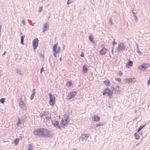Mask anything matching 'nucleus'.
<instances>
[{
  "mask_svg": "<svg viewBox=\"0 0 150 150\" xmlns=\"http://www.w3.org/2000/svg\"><path fill=\"white\" fill-rule=\"evenodd\" d=\"M127 50L126 46L124 43L120 42L118 45L117 48V51L119 52H121L123 51H126Z\"/></svg>",
  "mask_w": 150,
  "mask_h": 150,
  "instance_id": "f257e3e1",
  "label": "nucleus"
},
{
  "mask_svg": "<svg viewBox=\"0 0 150 150\" xmlns=\"http://www.w3.org/2000/svg\"><path fill=\"white\" fill-rule=\"evenodd\" d=\"M44 128H39L35 130L33 132V134L35 136L39 137H42V132Z\"/></svg>",
  "mask_w": 150,
  "mask_h": 150,
  "instance_id": "f03ea898",
  "label": "nucleus"
},
{
  "mask_svg": "<svg viewBox=\"0 0 150 150\" xmlns=\"http://www.w3.org/2000/svg\"><path fill=\"white\" fill-rule=\"evenodd\" d=\"M52 133L50 130L44 128L42 132V137H50L52 136Z\"/></svg>",
  "mask_w": 150,
  "mask_h": 150,
  "instance_id": "7ed1b4c3",
  "label": "nucleus"
},
{
  "mask_svg": "<svg viewBox=\"0 0 150 150\" xmlns=\"http://www.w3.org/2000/svg\"><path fill=\"white\" fill-rule=\"evenodd\" d=\"M68 116H66V117H65L64 119L61 120L60 122V125L63 128H64L67 126V124L69 123V121L68 120Z\"/></svg>",
  "mask_w": 150,
  "mask_h": 150,
  "instance_id": "20e7f679",
  "label": "nucleus"
},
{
  "mask_svg": "<svg viewBox=\"0 0 150 150\" xmlns=\"http://www.w3.org/2000/svg\"><path fill=\"white\" fill-rule=\"evenodd\" d=\"M150 66V64L148 63H144L139 66L138 69L142 71H145L147 68Z\"/></svg>",
  "mask_w": 150,
  "mask_h": 150,
  "instance_id": "39448f33",
  "label": "nucleus"
},
{
  "mask_svg": "<svg viewBox=\"0 0 150 150\" xmlns=\"http://www.w3.org/2000/svg\"><path fill=\"white\" fill-rule=\"evenodd\" d=\"M49 96H50L49 102L50 105H51L53 106L54 103L55 97L51 93L49 94Z\"/></svg>",
  "mask_w": 150,
  "mask_h": 150,
  "instance_id": "423d86ee",
  "label": "nucleus"
},
{
  "mask_svg": "<svg viewBox=\"0 0 150 150\" xmlns=\"http://www.w3.org/2000/svg\"><path fill=\"white\" fill-rule=\"evenodd\" d=\"M76 95V91H72L67 96V98L69 100H70L74 98Z\"/></svg>",
  "mask_w": 150,
  "mask_h": 150,
  "instance_id": "0eeeda50",
  "label": "nucleus"
},
{
  "mask_svg": "<svg viewBox=\"0 0 150 150\" xmlns=\"http://www.w3.org/2000/svg\"><path fill=\"white\" fill-rule=\"evenodd\" d=\"M38 39H34L33 41V50H35L38 46Z\"/></svg>",
  "mask_w": 150,
  "mask_h": 150,
  "instance_id": "6e6552de",
  "label": "nucleus"
},
{
  "mask_svg": "<svg viewBox=\"0 0 150 150\" xmlns=\"http://www.w3.org/2000/svg\"><path fill=\"white\" fill-rule=\"evenodd\" d=\"M124 81L126 83H129L132 82H135L136 80L134 78H127L124 79Z\"/></svg>",
  "mask_w": 150,
  "mask_h": 150,
  "instance_id": "1a4fd4ad",
  "label": "nucleus"
},
{
  "mask_svg": "<svg viewBox=\"0 0 150 150\" xmlns=\"http://www.w3.org/2000/svg\"><path fill=\"white\" fill-rule=\"evenodd\" d=\"M90 134H83L81 136V138L83 140H87L89 137Z\"/></svg>",
  "mask_w": 150,
  "mask_h": 150,
  "instance_id": "9d476101",
  "label": "nucleus"
},
{
  "mask_svg": "<svg viewBox=\"0 0 150 150\" xmlns=\"http://www.w3.org/2000/svg\"><path fill=\"white\" fill-rule=\"evenodd\" d=\"M107 52V49L103 47L100 51L99 52V54L101 55H105Z\"/></svg>",
  "mask_w": 150,
  "mask_h": 150,
  "instance_id": "9b49d317",
  "label": "nucleus"
},
{
  "mask_svg": "<svg viewBox=\"0 0 150 150\" xmlns=\"http://www.w3.org/2000/svg\"><path fill=\"white\" fill-rule=\"evenodd\" d=\"M53 125L56 128L61 129V127L59 125V122L58 121H55V122L53 123Z\"/></svg>",
  "mask_w": 150,
  "mask_h": 150,
  "instance_id": "f8f14e48",
  "label": "nucleus"
},
{
  "mask_svg": "<svg viewBox=\"0 0 150 150\" xmlns=\"http://www.w3.org/2000/svg\"><path fill=\"white\" fill-rule=\"evenodd\" d=\"M92 120L93 121L97 122L99 121L100 117L98 116L95 115L92 118Z\"/></svg>",
  "mask_w": 150,
  "mask_h": 150,
  "instance_id": "ddd939ff",
  "label": "nucleus"
},
{
  "mask_svg": "<svg viewBox=\"0 0 150 150\" xmlns=\"http://www.w3.org/2000/svg\"><path fill=\"white\" fill-rule=\"evenodd\" d=\"M43 29H44L42 31L43 33H44L46 30H48V27L47 26V23L44 24L43 25Z\"/></svg>",
  "mask_w": 150,
  "mask_h": 150,
  "instance_id": "4468645a",
  "label": "nucleus"
},
{
  "mask_svg": "<svg viewBox=\"0 0 150 150\" xmlns=\"http://www.w3.org/2000/svg\"><path fill=\"white\" fill-rule=\"evenodd\" d=\"M19 107L23 110H26L27 109V107L25 103L19 105Z\"/></svg>",
  "mask_w": 150,
  "mask_h": 150,
  "instance_id": "2eb2a0df",
  "label": "nucleus"
},
{
  "mask_svg": "<svg viewBox=\"0 0 150 150\" xmlns=\"http://www.w3.org/2000/svg\"><path fill=\"white\" fill-rule=\"evenodd\" d=\"M88 69L87 68V65H84L83 67V71L84 73H86L88 71Z\"/></svg>",
  "mask_w": 150,
  "mask_h": 150,
  "instance_id": "dca6fc26",
  "label": "nucleus"
},
{
  "mask_svg": "<svg viewBox=\"0 0 150 150\" xmlns=\"http://www.w3.org/2000/svg\"><path fill=\"white\" fill-rule=\"evenodd\" d=\"M109 89L108 88L105 89L103 92V95H105L106 94H107V93L109 92Z\"/></svg>",
  "mask_w": 150,
  "mask_h": 150,
  "instance_id": "f3484780",
  "label": "nucleus"
},
{
  "mask_svg": "<svg viewBox=\"0 0 150 150\" xmlns=\"http://www.w3.org/2000/svg\"><path fill=\"white\" fill-rule=\"evenodd\" d=\"M35 89H34L33 90V93L30 96V99L31 100H32L34 97V96L35 95Z\"/></svg>",
  "mask_w": 150,
  "mask_h": 150,
  "instance_id": "a211bd4d",
  "label": "nucleus"
},
{
  "mask_svg": "<svg viewBox=\"0 0 150 150\" xmlns=\"http://www.w3.org/2000/svg\"><path fill=\"white\" fill-rule=\"evenodd\" d=\"M145 125L146 124L144 125H141L138 128L137 131V132H139L142 129H143L145 126Z\"/></svg>",
  "mask_w": 150,
  "mask_h": 150,
  "instance_id": "6ab92c4d",
  "label": "nucleus"
},
{
  "mask_svg": "<svg viewBox=\"0 0 150 150\" xmlns=\"http://www.w3.org/2000/svg\"><path fill=\"white\" fill-rule=\"evenodd\" d=\"M107 94L110 98H112V95L113 94V93L110 90H109V92L107 93Z\"/></svg>",
  "mask_w": 150,
  "mask_h": 150,
  "instance_id": "aec40b11",
  "label": "nucleus"
},
{
  "mask_svg": "<svg viewBox=\"0 0 150 150\" xmlns=\"http://www.w3.org/2000/svg\"><path fill=\"white\" fill-rule=\"evenodd\" d=\"M45 119L47 120L46 121V123L47 125L49 124L48 122L50 121V120H51V119L50 117H49L47 116H45Z\"/></svg>",
  "mask_w": 150,
  "mask_h": 150,
  "instance_id": "412c9836",
  "label": "nucleus"
},
{
  "mask_svg": "<svg viewBox=\"0 0 150 150\" xmlns=\"http://www.w3.org/2000/svg\"><path fill=\"white\" fill-rule=\"evenodd\" d=\"M45 112H43V113H42L40 114V116L41 118H43L44 119V121L45 120V118H43V117L45 116Z\"/></svg>",
  "mask_w": 150,
  "mask_h": 150,
  "instance_id": "4be33fe9",
  "label": "nucleus"
},
{
  "mask_svg": "<svg viewBox=\"0 0 150 150\" xmlns=\"http://www.w3.org/2000/svg\"><path fill=\"white\" fill-rule=\"evenodd\" d=\"M58 45L57 43L53 47V52H56V50Z\"/></svg>",
  "mask_w": 150,
  "mask_h": 150,
  "instance_id": "5701e85b",
  "label": "nucleus"
},
{
  "mask_svg": "<svg viewBox=\"0 0 150 150\" xmlns=\"http://www.w3.org/2000/svg\"><path fill=\"white\" fill-rule=\"evenodd\" d=\"M133 65V62L132 61H129L127 63L126 66H129L130 67H131Z\"/></svg>",
  "mask_w": 150,
  "mask_h": 150,
  "instance_id": "b1692460",
  "label": "nucleus"
},
{
  "mask_svg": "<svg viewBox=\"0 0 150 150\" xmlns=\"http://www.w3.org/2000/svg\"><path fill=\"white\" fill-rule=\"evenodd\" d=\"M15 71H16V73L20 75H22V72L21 70L18 69H17L15 70Z\"/></svg>",
  "mask_w": 150,
  "mask_h": 150,
  "instance_id": "393cba45",
  "label": "nucleus"
},
{
  "mask_svg": "<svg viewBox=\"0 0 150 150\" xmlns=\"http://www.w3.org/2000/svg\"><path fill=\"white\" fill-rule=\"evenodd\" d=\"M134 136L135 137V138L136 139H139V136L137 132H136L134 134Z\"/></svg>",
  "mask_w": 150,
  "mask_h": 150,
  "instance_id": "a878e982",
  "label": "nucleus"
},
{
  "mask_svg": "<svg viewBox=\"0 0 150 150\" xmlns=\"http://www.w3.org/2000/svg\"><path fill=\"white\" fill-rule=\"evenodd\" d=\"M104 83L105 85L108 86L110 83V82L109 80H107L104 81Z\"/></svg>",
  "mask_w": 150,
  "mask_h": 150,
  "instance_id": "bb28decb",
  "label": "nucleus"
},
{
  "mask_svg": "<svg viewBox=\"0 0 150 150\" xmlns=\"http://www.w3.org/2000/svg\"><path fill=\"white\" fill-rule=\"evenodd\" d=\"M111 89L112 90V92L113 93V92H114L115 93H117V91L116 89L114 87H111Z\"/></svg>",
  "mask_w": 150,
  "mask_h": 150,
  "instance_id": "cd10ccee",
  "label": "nucleus"
},
{
  "mask_svg": "<svg viewBox=\"0 0 150 150\" xmlns=\"http://www.w3.org/2000/svg\"><path fill=\"white\" fill-rule=\"evenodd\" d=\"M18 121L17 123V127H19V126L20 125L21 123V120L20 118H18Z\"/></svg>",
  "mask_w": 150,
  "mask_h": 150,
  "instance_id": "c85d7f7f",
  "label": "nucleus"
},
{
  "mask_svg": "<svg viewBox=\"0 0 150 150\" xmlns=\"http://www.w3.org/2000/svg\"><path fill=\"white\" fill-rule=\"evenodd\" d=\"M19 105L23 104L24 103L22 99L20 98L19 100Z\"/></svg>",
  "mask_w": 150,
  "mask_h": 150,
  "instance_id": "c756f323",
  "label": "nucleus"
},
{
  "mask_svg": "<svg viewBox=\"0 0 150 150\" xmlns=\"http://www.w3.org/2000/svg\"><path fill=\"white\" fill-rule=\"evenodd\" d=\"M24 37L23 36H21V44L23 45H24Z\"/></svg>",
  "mask_w": 150,
  "mask_h": 150,
  "instance_id": "7c9ffc66",
  "label": "nucleus"
},
{
  "mask_svg": "<svg viewBox=\"0 0 150 150\" xmlns=\"http://www.w3.org/2000/svg\"><path fill=\"white\" fill-rule=\"evenodd\" d=\"M137 52L139 54V55H141L142 54V52L140 51L139 50V49L138 46L137 45Z\"/></svg>",
  "mask_w": 150,
  "mask_h": 150,
  "instance_id": "2f4dec72",
  "label": "nucleus"
},
{
  "mask_svg": "<svg viewBox=\"0 0 150 150\" xmlns=\"http://www.w3.org/2000/svg\"><path fill=\"white\" fill-rule=\"evenodd\" d=\"M19 141V139L18 138H17L16 139L15 141V145H17Z\"/></svg>",
  "mask_w": 150,
  "mask_h": 150,
  "instance_id": "473e14b6",
  "label": "nucleus"
},
{
  "mask_svg": "<svg viewBox=\"0 0 150 150\" xmlns=\"http://www.w3.org/2000/svg\"><path fill=\"white\" fill-rule=\"evenodd\" d=\"M66 85L67 86L70 87L72 85V83L71 82L69 81L67 82Z\"/></svg>",
  "mask_w": 150,
  "mask_h": 150,
  "instance_id": "72a5a7b5",
  "label": "nucleus"
},
{
  "mask_svg": "<svg viewBox=\"0 0 150 150\" xmlns=\"http://www.w3.org/2000/svg\"><path fill=\"white\" fill-rule=\"evenodd\" d=\"M5 99L4 98H2L0 99V102L2 104H4L5 102Z\"/></svg>",
  "mask_w": 150,
  "mask_h": 150,
  "instance_id": "f704fd0d",
  "label": "nucleus"
},
{
  "mask_svg": "<svg viewBox=\"0 0 150 150\" xmlns=\"http://www.w3.org/2000/svg\"><path fill=\"white\" fill-rule=\"evenodd\" d=\"M89 40L91 42H94L92 35H90L89 36Z\"/></svg>",
  "mask_w": 150,
  "mask_h": 150,
  "instance_id": "c9c22d12",
  "label": "nucleus"
},
{
  "mask_svg": "<svg viewBox=\"0 0 150 150\" xmlns=\"http://www.w3.org/2000/svg\"><path fill=\"white\" fill-rule=\"evenodd\" d=\"M103 125V123L102 122H100L99 124L96 125V127H98L99 126H102Z\"/></svg>",
  "mask_w": 150,
  "mask_h": 150,
  "instance_id": "e433bc0d",
  "label": "nucleus"
},
{
  "mask_svg": "<svg viewBox=\"0 0 150 150\" xmlns=\"http://www.w3.org/2000/svg\"><path fill=\"white\" fill-rule=\"evenodd\" d=\"M109 22L108 23L110 25H112L113 23L112 22V18H110L109 19Z\"/></svg>",
  "mask_w": 150,
  "mask_h": 150,
  "instance_id": "4c0bfd02",
  "label": "nucleus"
},
{
  "mask_svg": "<svg viewBox=\"0 0 150 150\" xmlns=\"http://www.w3.org/2000/svg\"><path fill=\"white\" fill-rule=\"evenodd\" d=\"M60 47H58V49L57 50H56V53H59L60 51Z\"/></svg>",
  "mask_w": 150,
  "mask_h": 150,
  "instance_id": "58836bf2",
  "label": "nucleus"
},
{
  "mask_svg": "<svg viewBox=\"0 0 150 150\" xmlns=\"http://www.w3.org/2000/svg\"><path fill=\"white\" fill-rule=\"evenodd\" d=\"M73 3V1H70L69 0H68L67 1V4L69 5Z\"/></svg>",
  "mask_w": 150,
  "mask_h": 150,
  "instance_id": "ea45409f",
  "label": "nucleus"
},
{
  "mask_svg": "<svg viewBox=\"0 0 150 150\" xmlns=\"http://www.w3.org/2000/svg\"><path fill=\"white\" fill-rule=\"evenodd\" d=\"M22 23L23 25H26V22L25 20L23 19L22 20Z\"/></svg>",
  "mask_w": 150,
  "mask_h": 150,
  "instance_id": "a19ab883",
  "label": "nucleus"
},
{
  "mask_svg": "<svg viewBox=\"0 0 150 150\" xmlns=\"http://www.w3.org/2000/svg\"><path fill=\"white\" fill-rule=\"evenodd\" d=\"M42 6H41L39 8L38 12H40L42 10Z\"/></svg>",
  "mask_w": 150,
  "mask_h": 150,
  "instance_id": "79ce46f5",
  "label": "nucleus"
},
{
  "mask_svg": "<svg viewBox=\"0 0 150 150\" xmlns=\"http://www.w3.org/2000/svg\"><path fill=\"white\" fill-rule=\"evenodd\" d=\"M118 82H120L121 81V79L120 78H118L115 79Z\"/></svg>",
  "mask_w": 150,
  "mask_h": 150,
  "instance_id": "37998d69",
  "label": "nucleus"
},
{
  "mask_svg": "<svg viewBox=\"0 0 150 150\" xmlns=\"http://www.w3.org/2000/svg\"><path fill=\"white\" fill-rule=\"evenodd\" d=\"M44 71V68L42 67L41 69L40 73H42Z\"/></svg>",
  "mask_w": 150,
  "mask_h": 150,
  "instance_id": "c03bdc74",
  "label": "nucleus"
},
{
  "mask_svg": "<svg viewBox=\"0 0 150 150\" xmlns=\"http://www.w3.org/2000/svg\"><path fill=\"white\" fill-rule=\"evenodd\" d=\"M114 41L112 43V45L114 46V45L115 44H117V43L115 42V39H114Z\"/></svg>",
  "mask_w": 150,
  "mask_h": 150,
  "instance_id": "a18cd8bd",
  "label": "nucleus"
},
{
  "mask_svg": "<svg viewBox=\"0 0 150 150\" xmlns=\"http://www.w3.org/2000/svg\"><path fill=\"white\" fill-rule=\"evenodd\" d=\"M118 74L120 76H122V73L121 71H119Z\"/></svg>",
  "mask_w": 150,
  "mask_h": 150,
  "instance_id": "49530a36",
  "label": "nucleus"
},
{
  "mask_svg": "<svg viewBox=\"0 0 150 150\" xmlns=\"http://www.w3.org/2000/svg\"><path fill=\"white\" fill-rule=\"evenodd\" d=\"M135 17V21L137 22V16H136V15H135V16H134Z\"/></svg>",
  "mask_w": 150,
  "mask_h": 150,
  "instance_id": "de8ad7c7",
  "label": "nucleus"
},
{
  "mask_svg": "<svg viewBox=\"0 0 150 150\" xmlns=\"http://www.w3.org/2000/svg\"><path fill=\"white\" fill-rule=\"evenodd\" d=\"M32 146L31 144H30L28 146V149H30L31 148H32Z\"/></svg>",
  "mask_w": 150,
  "mask_h": 150,
  "instance_id": "09e8293b",
  "label": "nucleus"
},
{
  "mask_svg": "<svg viewBox=\"0 0 150 150\" xmlns=\"http://www.w3.org/2000/svg\"><path fill=\"white\" fill-rule=\"evenodd\" d=\"M147 84L150 86V79L148 81Z\"/></svg>",
  "mask_w": 150,
  "mask_h": 150,
  "instance_id": "8fccbe9b",
  "label": "nucleus"
},
{
  "mask_svg": "<svg viewBox=\"0 0 150 150\" xmlns=\"http://www.w3.org/2000/svg\"><path fill=\"white\" fill-rule=\"evenodd\" d=\"M114 46H113V47H112V54H113V49L114 48Z\"/></svg>",
  "mask_w": 150,
  "mask_h": 150,
  "instance_id": "3c124183",
  "label": "nucleus"
},
{
  "mask_svg": "<svg viewBox=\"0 0 150 150\" xmlns=\"http://www.w3.org/2000/svg\"><path fill=\"white\" fill-rule=\"evenodd\" d=\"M55 53H56V52H53V54H53V55H54V57H56V55Z\"/></svg>",
  "mask_w": 150,
  "mask_h": 150,
  "instance_id": "603ef678",
  "label": "nucleus"
},
{
  "mask_svg": "<svg viewBox=\"0 0 150 150\" xmlns=\"http://www.w3.org/2000/svg\"><path fill=\"white\" fill-rule=\"evenodd\" d=\"M84 54L83 52H82L81 55V57H84Z\"/></svg>",
  "mask_w": 150,
  "mask_h": 150,
  "instance_id": "864d4df0",
  "label": "nucleus"
},
{
  "mask_svg": "<svg viewBox=\"0 0 150 150\" xmlns=\"http://www.w3.org/2000/svg\"><path fill=\"white\" fill-rule=\"evenodd\" d=\"M120 92H121V91L120 90H119L117 91V93H118L119 94H120Z\"/></svg>",
  "mask_w": 150,
  "mask_h": 150,
  "instance_id": "5fc2aeb1",
  "label": "nucleus"
},
{
  "mask_svg": "<svg viewBox=\"0 0 150 150\" xmlns=\"http://www.w3.org/2000/svg\"><path fill=\"white\" fill-rule=\"evenodd\" d=\"M132 13H133V14L134 15V16H135V15H136V14L135 13H134V12H133V11H132Z\"/></svg>",
  "mask_w": 150,
  "mask_h": 150,
  "instance_id": "6e6d98bb",
  "label": "nucleus"
},
{
  "mask_svg": "<svg viewBox=\"0 0 150 150\" xmlns=\"http://www.w3.org/2000/svg\"><path fill=\"white\" fill-rule=\"evenodd\" d=\"M62 58L61 57H60V58H59V60H60V61L61 62L62 61Z\"/></svg>",
  "mask_w": 150,
  "mask_h": 150,
  "instance_id": "4d7b16f0",
  "label": "nucleus"
},
{
  "mask_svg": "<svg viewBox=\"0 0 150 150\" xmlns=\"http://www.w3.org/2000/svg\"><path fill=\"white\" fill-rule=\"evenodd\" d=\"M6 52H4V53L2 54V56H3L4 54H6Z\"/></svg>",
  "mask_w": 150,
  "mask_h": 150,
  "instance_id": "13d9d810",
  "label": "nucleus"
},
{
  "mask_svg": "<svg viewBox=\"0 0 150 150\" xmlns=\"http://www.w3.org/2000/svg\"><path fill=\"white\" fill-rule=\"evenodd\" d=\"M116 88H120L119 86H116Z\"/></svg>",
  "mask_w": 150,
  "mask_h": 150,
  "instance_id": "bf43d9fd",
  "label": "nucleus"
},
{
  "mask_svg": "<svg viewBox=\"0 0 150 150\" xmlns=\"http://www.w3.org/2000/svg\"><path fill=\"white\" fill-rule=\"evenodd\" d=\"M139 144H140V143H139L138 144H137L136 146H137Z\"/></svg>",
  "mask_w": 150,
  "mask_h": 150,
  "instance_id": "052dcab7",
  "label": "nucleus"
},
{
  "mask_svg": "<svg viewBox=\"0 0 150 150\" xmlns=\"http://www.w3.org/2000/svg\"><path fill=\"white\" fill-rule=\"evenodd\" d=\"M72 150H77L76 149L74 148Z\"/></svg>",
  "mask_w": 150,
  "mask_h": 150,
  "instance_id": "680f3d73",
  "label": "nucleus"
},
{
  "mask_svg": "<svg viewBox=\"0 0 150 150\" xmlns=\"http://www.w3.org/2000/svg\"><path fill=\"white\" fill-rule=\"evenodd\" d=\"M65 47V45L64 44H63V49H64Z\"/></svg>",
  "mask_w": 150,
  "mask_h": 150,
  "instance_id": "e2e57ef3",
  "label": "nucleus"
},
{
  "mask_svg": "<svg viewBox=\"0 0 150 150\" xmlns=\"http://www.w3.org/2000/svg\"><path fill=\"white\" fill-rule=\"evenodd\" d=\"M139 134H141V135H142V132H140V133H139Z\"/></svg>",
  "mask_w": 150,
  "mask_h": 150,
  "instance_id": "0e129e2a",
  "label": "nucleus"
},
{
  "mask_svg": "<svg viewBox=\"0 0 150 150\" xmlns=\"http://www.w3.org/2000/svg\"><path fill=\"white\" fill-rule=\"evenodd\" d=\"M28 150H32L31 149H28Z\"/></svg>",
  "mask_w": 150,
  "mask_h": 150,
  "instance_id": "69168bd1",
  "label": "nucleus"
},
{
  "mask_svg": "<svg viewBox=\"0 0 150 150\" xmlns=\"http://www.w3.org/2000/svg\"><path fill=\"white\" fill-rule=\"evenodd\" d=\"M20 34L21 35L22 34V33L21 32H20Z\"/></svg>",
  "mask_w": 150,
  "mask_h": 150,
  "instance_id": "338daca9",
  "label": "nucleus"
}]
</instances>
